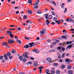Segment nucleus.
I'll list each match as a JSON object with an SVG mask.
<instances>
[{
  "label": "nucleus",
  "instance_id": "nucleus-41",
  "mask_svg": "<svg viewBox=\"0 0 74 74\" xmlns=\"http://www.w3.org/2000/svg\"><path fill=\"white\" fill-rule=\"evenodd\" d=\"M69 21H70V22H74V20L71 19V18L69 19Z\"/></svg>",
  "mask_w": 74,
  "mask_h": 74
},
{
  "label": "nucleus",
  "instance_id": "nucleus-50",
  "mask_svg": "<svg viewBox=\"0 0 74 74\" xmlns=\"http://www.w3.org/2000/svg\"><path fill=\"white\" fill-rule=\"evenodd\" d=\"M67 12V8H65V10L64 12V13H65V12Z\"/></svg>",
  "mask_w": 74,
  "mask_h": 74
},
{
  "label": "nucleus",
  "instance_id": "nucleus-63",
  "mask_svg": "<svg viewBox=\"0 0 74 74\" xmlns=\"http://www.w3.org/2000/svg\"><path fill=\"white\" fill-rule=\"evenodd\" d=\"M36 40H40V38H39V37L36 38Z\"/></svg>",
  "mask_w": 74,
  "mask_h": 74
},
{
  "label": "nucleus",
  "instance_id": "nucleus-44",
  "mask_svg": "<svg viewBox=\"0 0 74 74\" xmlns=\"http://www.w3.org/2000/svg\"><path fill=\"white\" fill-rule=\"evenodd\" d=\"M62 47H58V49H62Z\"/></svg>",
  "mask_w": 74,
  "mask_h": 74
},
{
  "label": "nucleus",
  "instance_id": "nucleus-58",
  "mask_svg": "<svg viewBox=\"0 0 74 74\" xmlns=\"http://www.w3.org/2000/svg\"><path fill=\"white\" fill-rule=\"evenodd\" d=\"M17 42H18L19 43V44H21V40H19Z\"/></svg>",
  "mask_w": 74,
  "mask_h": 74
},
{
  "label": "nucleus",
  "instance_id": "nucleus-52",
  "mask_svg": "<svg viewBox=\"0 0 74 74\" xmlns=\"http://www.w3.org/2000/svg\"><path fill=\"white\" fill-rule=\"evenodd\" d=\"M59 62L60 63H62L63 62V60H62L61 59H60L59 60Z\"/></svg>",
  "mask_w": 74,
  "mask_h": 74
},
{
  "label": "nucleus",
  "instance_id": "nucleus-34",
  "mask_svg": "<svg viewBox=\"0 0 74 74\" xmlns=\"http://www.w3.org/2000/svg\"><path fill=\"white\" fill-rule=\"evenodd\" d=\"M71 69V66H69L67 68V69L68 70H70V69Z\"/></svg>",
  "mask_w": 74,
  "mask_h": 74
},
{
  "label": "nucleus",
  "instance_id": "nucleus-5",
  "mask_svg": "<svg viewBox=\"0 0 74 74\" xmlns=\"http://www.w3.org/2000/svg\"><path fill=\"white\" fill-rule=\"evenodd\" d=\"M28 45H30L29 48L30 47H32L33 46H35L36 45L34 44V43L32 42L28 44Z\"/></svg>",
  "mask_w": 74,
  "mask_h": 74
},
{
  "label": "nucleus",
  "instance_id": "nucleus-40",
  "mask_svg": "<svg viewBox=\"0 0 74 74\" xmlns=\"http://www.w3.org/2000/svg\"><path fill=\"white\" fill-rule=\"evenodd\" d=\"M49 19H52V16L51 15H49Z\"/></svg>",
  "mask_w": 74,
  "mask_h": 74
},
{
  "label": "nucleus",
  "instance_id": "nucleus-62",
  "mask_svg": "<svg viewBox=\"0 0 74 74\" xmlns=\"http://www.w3.org/2000/svg\"><path fill=\"white\" fill-rule=\"evenodd\" d=\"M66 21H68V22H70V20L69 19V18H67L66 19Z\"/></svg>",
  "mask_w": 74,
  "mask_h": 74
},
{
  "label": "nucleus",
  "instance_id": "nucleus-31",
  "mask_svg": "<svg viewBox=\"0 0 74 74\" xmlns=\"http://www.w3.org/2000/svg\"><path fill=\"white\" fill-rule=\"evenodd\" d=\"M51 73H52L53 74H55V71L54 70H53L51 71Z\"/></svg>",
  "mask_w": 74,
  "mask_h": 74
},
{
  "label": "nucleus",
  "instance_id": "nucleus-49",
  "mask_svg": "<svg viewBox=\"0 0 74 74\" xmlns=\"http://www.w3.org/2000/svg\"><path fill=\"white\" fill-rule=\"evenodd\" d=\"M52 13L53 15H55V13L54 12H52Z\"/></svg>",
  "mask_w": 74,
  "mask_h": 74
},
{
  "label": "nucleus",
  "instance_id": "nucleus-61",
  "mask_svg": "<svg viewBox=\"0 0 74 74\" xmlns=\"http://www.w3.org/2000/svg\"><path fill=\"white\" fill-rule=\"evenodd\" d=\"M51 24H53V25H55V24H56V23L53 22H52L51 23Z\"/></svg>",
  "mask_w": 74,
  "mask_h": 74
},
{
  "label": "nucleus",
  "instance_id": "nucleus-30",
  "mask_svg": "<svg viewBox=\"0 0 74 74\" xmlns=\"http://www.w3.org/2000/svg\"><path fill=\"white\" fill-rule=\"evenodd\" d=\"M38 3H37V2H36L35 4L34 5V6H36V5H38Z\"/></svg>",
  "mask_w": 74,
  "mask_h": 74
},
{
  "label": "nucleus",
  "instance_id": "nucleus-64",
  "mask_svg": "<svg viewBox=\"0 0 74 74\" xmlns=\"http://www.w3.org/2000/svg\"><path fill=\"white\" fill-rule=\"evenodd\" d=\"M56 42H59V40H56Z\"/></svg>",
  "mask_w": 74,
  "mask_h": 74
},
{
  "label": "nucleus",
  "instance_id": "nucleus-23",
  "mask_svg": "<svg viewBox=\"0 0 74 74\" xmlns=\"http://www.w3.org/2000/svg\"><path fill=\"white\" fill-rule=\"evenodd\" d=\"M56 73L57 74H60V71L59 70H57L56 71Z\"/></svg>",
  "mask_w": 74,
  "mask_h": 74
},
{
  "label": "nucleus",
  "instance_id": "nucleus-38",
  "mask_svg": "<svg viewBox=\"0 0 74 74\" xmlns=\"http://www.w3.org/2000/svg\"><path fill=\"white\" fill-rule=\"evenodd\" d=\"M62 37L63 39H64L65 38H67V37L66 36H62Z\"/></svg>",
  "mask_w": 74,
  "mask_h": 74
},
{
  "label": "nucleus",
  "instance_id": "nucleus-12",
  "mask_svg": "<svg viewBox=\"0 0 74 74\" xmlns=\"http://www.w3.org/2000/svg\"><path fill=\"white\" fill-rule=\"evenodd\" d=\"M50 3H52L53 4H54V5L55 6H56V3H55V2H54L53 0H51V1H50Z\"/></svg>",
  "mask_w": 74,
  "mask_h": 74
},
{
  "label": "nucleus",
  "instance_id": "nucleus-21",
  "mask_svg": "<svg viewBox=\"0 0 74 74\" xmlns=\"http://www.w3.org/2000/svg\"><path fill=\"white\" fill-rule=\"evenodd\" d=\"M53 65L54 66H58V63H54L53 64Z\"/></svg>",
  "mask_w": 74,
  "mask_h": 74
},
{
  "label": "nucleus",
  "instance_id": "nucleus-24",
  "mask_svg": "<svg viewBox=\"0 0 74 74\" xmlns=\"http://www.w3.org/2000/svg\"><path fill=\"white\" fill-rule=\"evenodd\" d=\"M12 52L13 53H16V51L15 50H14L12 51Z\"/></svg>",
  "mask_w": 74,
  "mask_h": 74
},
{
  "label": "nucleus",
  "instance_id": "nucleus-33",
  "mask_svg": "<svg viewBox=\"0 0 74 74\" xmlns=\"http://www.w3.org/2000/svg\"><path fill=\"white\" fill-rule=\"evenodd\" d=\"M10 37H11V38H13V37H14V35H12V34H10Z\"/></svg>",
  "mask_w": 74,
  "mask_h": 74
},
{
  "label": "nucleus",
  "instance_id": "nucleus-3",
  "mask_svg": "<svg viewBox=\"0 0 74 74\" xmlns=\"http://www.w3.org/2000/svg\"><path fill=\"white\" fill-rule=\"evenodd\" d=\"M60 22H64V21H63V19H62L61 20H57L55 21L56 23H57L58 24H60V23H61Z\"/></svg>",
  "mask_w": 74,
  "mask_h": 74
},
{
  "label": "nucleus",
  "instance_id": "nucleus-39",
  "mask_svg": "<svg viewBox=\"0 0 74 74\" xmlns=\"http://www.w3.org/2000/svg\"><path fill=\"white\" fill-rule=\"evenodd\" d=\"M61 50H62V51H65V50H66V49L63 48V47H62Z\"/></svg>",
  "mask_w": 74,
  "mask_h": 74
},
{
  "label": "nucleus",
  "instance_id": "nucleus-35",
  "mask_svg": "<svg viewBox=\"0 0 74 74\" xmlns=\"http://www.w3.org/2000/svg\"><path fill=\"white\" fill-rule=\"evenodd\" d=\"M28 3L29 4H30V3H32V1L31 0H28Z\"/></svg>",
  "mask_w": 74,
  "mask_h": 74
},
{
  "label": "nucleus",
  "instance_id": "nucleus-48",
  "mask_svg": "<svg viewBox=\"0 0 74 74\" xmlns=\"http://www.w3.org/2000/svg\"><path fill=\"white\" fill-rule=\"evenodd\" d=\"M9 58L10 59H12V56H9Z\"/></svg>",
  "mask_w": 74,
  "mask_h": 74
},
{
  "label": "nucleus",
  "instance_id": "nucleus-54",
  "mask_svg": "<svg viewBox=\"0 0 74 74\" xmlns=\"http://www.w3.org/2000/svg\"><path fill=\"white\" fill-rule=\"evenodd\" d=\"M66 42V45L70 44V42Z\"/></svg>",
  "mask_w": 74,
  "mask_h": 74
},
{
  "label": "nucleus",
  "instance_id": "nucleus-2",
  "mask_svg": "<svg viewBox=\"0 0 74 74\" xmlns=\"http://www.w3.org/2000/svg\"><path fill=\"white\" fill-rule=\"evenodd\" d=\"M28 55H29V53L27 52H25V54H24L23 55V57L24 58H26L28 59L29 58V56H28Z\"/></svg>",
  "mask_w": 74,
  "mask_h": 74
},
{
  "label": "nucleus",
  "instance_id": "nucleus-46",
  "mask_svg": "<svg viewBox=\"0 0 74 74\" xmlns=\"http://www.w3.org/2000/svg\"><path fill=\"white\" fill-rule=\"evenodd\" d=\"M15 30V29H14V28H11L9 30Z\"/></svg>",
  "mask_w": 74,
  "mask_h": 74
},
{
  "label": "nucleus",
  "instance_id": "nucleus-37",
  "mask_svg": "<svg viewBox=\"0 0 74 74\" xmlns=\"http://www.w3.org/2000/svg\"><path fill=\"white\" fill-rule=\"evenodd\" d=\"M64 56H65V53H63L62 54V56L63 58H64Z\"/></svg>",
  "mask_w": 74,
  "mask_h": 74
},
{
  "label": "nucleus",
  "instance_id": "nucleus-16",
  "mask_svg": "<svg viewBox=\"0 0 74 74\" xmlns=\"http://www.w3.org/2000/svg\"><path fill=\"white\" fill-rule=\"evenodd\" d=\"M71 47H72V45H69L67 47V48H68V49H70V48H71Z\"/></svg>",
  "mask_w": 74,
  "mask_h": 74
},
{
  "label": "nucleus",
  "instance_id": "nucleus-28",
  "mask_svg": "<svg viewBox=\"0 0 74 74\" xmlns=\"http://www.w3.org/2000/svg\"><path fill=\"white\" fill-rule=\"evenodd\" d=\"M64 67H65V65H63L61 66V68L62 69H63Z\"/></svg>",
  "mask_w": 74,
  "mask_h": 74
},
{
  "label": "nucleus",
  "instance_id": "nucleus-7",
  "mask_svg": "<svg viewBox=\"0 0 74 74\" xmlns=\"http://www.w3.org/2000/svg\"><path fill=\"white\" fill-rule=\"evenodd\" d=\"M73 62V61L71 60L70 59L68 58L65 60V62Z\"/></svg>",
  "mask_w": 74,
  "mask_h": 74
},
{
  "label": "nucleus",
  "instance_id": "nucleus-4",
  "mask_svg": "<svg viewBox=\"0 0 74 74\" xmlns=\"http://www.w3.org/2000/svg\"><path fill=\"white\" fill-rule=\"evenodd\" d=\"M8 43H9V44H13V43L15 42V41H14L13 40L10 39L8 41Z\"/></svg>",
  "mask_w": 74,
  "mask_h": 74
},
{
  "label": "nucleus",
  "instance_id": "nucleus-15",
  "mask_svg": "<svg viewBox=\"0 0 74 74\" xmlns=\"http://www.w3.org/2000/svg\"><path fill=\"white\" fill-rule=\"evenodd\" d=\"M29 46L28 45H27L24 46V48L27 49L29 48Z\"/></svg>",
  "mask_w": 74,
  "mask_h": 74
},
{
  "label": "nucleus",
  "instance_id": "nucleus-47",
  "mask_svg": "<svg viewBox=\"0 0 74 74\" xmlns=\"http://www.w3.org/2000/svg\"><path fill=\"white\" fill-rule=\"evenodd\" d=\"M5 47H7L8 48H10V47L9 45H6Z\"/></svg>",
  "mask_w": 74,
  "mask_h": 74
},
{
  "label": "nucleus",
  "instance_id": "nucleus-45",
  "mask_svg": "<svg viewBox=\"0 0 74 74\" xmlns=\"http://www.w3.org/2000/svg\"><path fill=\"white\" fill-rule=\"evenodd\" d=\"M23 18L24 19H27V16L25 15L24 16Z\"/></svg>",
  "mask_w": 74,
  "mask_h": 74
},
{
  "label": "nucleus",
  "instance_id": "nucleus-8",
  "mask_svg": "<svg viewBox=\"0 0 74 74\" xmlns=\"http://www.w3.org/2000/svg\"><path fill=\"white\" fill-rule=\"evenodd\" d=\"M7 34H9V35H10V34H12V31H9L8 30H7Z\"/></svg>",
  "mask_w": 74,
  "mask_h": 74
},
{
  "label": "nucleus",
  "instance_id": "nucleus-18",
  "mask_svg": "<svg viewBox=\"0 0 74 74\" xmlns=\"http://www.w3.org/2000/svg\"><path fill=\"white\" fill-rule=\"evenodd\" d=\"M28 14H32V12L30 10H28Z\"/></svg>",
  "mask_w": 74,
  "mask_h": 74
},
{
  "label": "nucleus",
  "instance_id": "nucleus-10",
  "mask_svg": "<svg viewBox=\"0 0 74 74\" xmlns=\"http://www.w3.org/2000/svg\"><path fill=\"white\" fill-rule=\"evenodd\" d=\"M46 60H47V61L49 62H51V59L50 58H48L46 59Z\"/></svg>",
  "mask_w": 74,
  "mask_h": 74
},
{
  "label": "nucleus",
  "instance_id": "nucleus-55",
  "mask_svg": "<svg viewBox=\"0 0 74 74\" xmlns=\"http://www.w3.org/2000/svg\"><path fill=\"white\" fill-rule=\"evenodd\" d=\"M52 44L53 45H56V43L55 42H53Z\"/></svg>",
  "mask_w": 74,
  "mask_h": 74
},
{
  "label": "nucleus",
  "instance_id": "nucleus-9",
  "mask_svg": "<svg viewBox=\"0 0 74 74\" xmlns=\"http://www.w3.org/2000/svg\"><path fill=\"white\" fill-rule=\"evenodd\" d=\"M68 73L69 74H73V71L71 70H69L68 71Z\"/></svg>",
  "mask_w": 74,
  "mask_h": 74
},
{
  "label": "nucleus",
  "instance_id": "nucleus-22",
  "mask_svg": "<svg viewBox=\"0 0 74 74\" xmlns=\"http://www.w3.org/2000/svg\"><path fill=\"white\" fill-rule=\"evenodd\" d=\"M49 72V70L48 69H47L46 70V73L47 74H48V73Z\"/></svg>",
  "mask_w": 74,
  "mask_h": 74
},
{
  "label": "nucleus",
  "instance_id": "nucleus-19",
  "mask_svg": "<svg viewBox=\"0 0 74 74\" xmlns=\"http://www.w3.org/2000/svg\"><path fill=\"white\" fill-rule=\"evenodd\" d=\"M56 51L54 50H51L50 51H49L48 53H49L50 52H55Z\"/></svg>",
  "mask_w": 74,
  "mask_h": 74
},
{
  "label": "nucleus",
  "instance_id": "nucleus-13",
  "mask_svg": "<svg viewBox=\"0 0 74 74\" xmlns=\"http://www.w3.org/2000/svg\"><path fill=\"white\" fill-rule=\"evenodd\" d=\"M46 22L47 23H46V25H48V26L49 25V23H51L49 22V21L48 20H46Z\"/></svg>",
  "mask_w": 74,
  "mask_h": 74
},
{
  "label": "nucleus",
  "instance_id": "nucleus-26",
  "mask_svg": "<svg viewBox=\"0 0 74 74\" xmlns=\"http://www.w3.org/2000/svg\"><path fill=\"white\" fill-rule=\"evenodd\" d=\"M37 13L38 14H41V11H40V10H39L37 12Z\"/></svg>",
  "mask_w": 74,
  "mask_h": 74
},
{
  "label": "nucleus",
  "instance_id": "nucleus-29",
  "mask_svg": "<svg viewBox=\"0 0 74 74\" xmlns=\"http://www.w3.org/2000/svg\"><path fill=\"white\" fill-rule=\"evenodd\" d=\"M57 19H58V18H56L55 17H54L53 18V21H56V20H57Z\"/></svg>",
  "mask_w": 74,
  "mask_h": 74
},
{
  "label": "nucleus",
  "instance_id": "nucleus-43",
  "mask_svg": "<svg viewBox=\"0 0 74 74\" xmlns=\"http://www.w3.org/2000/svg\"><path fill=\"white\" fill-rule=\"evenodd\" d=\"M39 7V5H37L36 6H35L34 7V8H36V9H37V8H38Z\"/></svg>",
  "mask_w": 74,
  "mask_h": 74
},
{
  "label": "nucleus",
  "instance_id": "nucleus-6",
  "mask_svg": "<svg viewBox=\"0 0 74 74\" xmlns=\"http://www.w3.org/2000/svg\"><path fill=\"white\" fill-rule=\"evenodd\" d=\"M3 56L5 59L7 60H8V58L7 57V55L5 54L3 55Z\"/></svg>",
  "mask_w": 74,
  "mask_h": 74
},
{
  "label": "nucleus",
  "instance_id": "nucleus-42",
  "mask_svg": "<svg viewBox=\"0 0 74 74\" xmlns=\"http://www.w3.org/2000/svg\"><path fill=\"white\" fill-rule=\"evenodd\" d=\"M33 52H37L38 51V50H37V49H35V50H33Z\"/></svg>",
  "mask_w": 74,
  "mask_h": 74
},
{
  "label": "nucleus",
  "instance_id": "nucleus-25",
  "mask_svg": "<svg viewBox=\"0 0 74 74\" xmlns=\"http://www.w3.org/2000/svg\"><path fill=\"white\" fill-rule=\"evenodd\" d=\"M38 69H39V70H41V69H44V67L42 66H40L39 67Z\"/></svg>",
  "mask_w": 74,
  "mask_h": 74
},
{
  "label": "nucleus",
  "instance_id": "nucleus-57",
  "mask_svg": "<svg viewBox=\"0 0 74 74\" xmlns=\"http://www.w3.org/2000/svg\"><path fill=\"white\" fill-rule=\"evenodd\" d=\"M62 45H66V42L63 43Z\"/></svg>",
  "mask_w": 74,
  "mask_h": 74
},
{
  "label": "nucleus",
  "instance_id": "nucleus-60",
  "mask_svg": "<svg viewBox=\"0 0 74 74\" xmlns=\"http://www.w3.org/2000/svg\"><path fill=\"white\" fill-rule=\"evenodd\" d=\"M19 11H17L16 12V14H19Z\"/></svg>",
  "mask_w": 74,
  "mask_h": 74
},
{
  "label": "nucleus",
  "instance_id": "nucleus-20",
  "mask_svg": "<svg viewBox=\"0 0 74 74\" xmlns=\"http://www.w3.org/2000/svg\"><path fill=\"white\" fill-rule=\"evenodd\" d=\"M34 65L35 67H37L38 66V64L37 63L35 62L34 64Z\"/></svg>",
  "mask_w": 74,
  "mask_h": 74
},
{
  "label": "nucleus",
  "instance_id": "nucleus-14",
  "mask_svg": "<svg viewBox=\"0 0 74 74\" xmlns=\"http://www.w3.org/2000/svg\"><path fill=\"white\" fill-rule=\"evenodd\" d=\"M2 45H5V47L7 45H8V43H7L6 42H4L2 43Z\"/></svg>",
  "mask_w": 74,
  "mask_h": 74
},
{
  "label": "nucleus",
  "instance_id": "nucleus-1",
  "mask_svg": "<svg viewBox=\"0 0 74 74\" xmlns=\"http://www.w3.org/2000/svg\"><path fill=\"white\" fill-rule=\"evenodd\" d=\"M45 29L43 28L42 29V30L40 31V36H43L44 34H45Z\"/></svg>",
  "mask_w": 74,
  "mask_h": 74
},
{
  "label": "nucleus",
  "instance_id": "nucleus-27",
  "mask_svg": "<svg viewBox=\"0 0 74 74\" xmlns=\"http://www.w3.org/2000/svg\"><path fill=\"white\" fill-rule=\"evenodd\" d=\"M23 62H26L27 61V60H26V59L25 58H24L23 60Z\"/></svg>",
  "mask_w": 74,
  "mask_h": 74
},
{
  "label": "nucleus",
  "instance_id": "nucleus-36",
  "mask_svg": "<svg viewBox=\"0 0 74 74\" xmlns=\"http://www.w3.org/2000/svg\"><path fill=\"white\" fill-rule=\"evenodd\" d=\"M3 56H1L0 57V60H3Z\"/></svg>",
  "mask_w": 74,
  "mask_h": 74
},
{
  "label": "nucleus",
  "instance_id": "nucleus-51",
  "mask_svg": "<svg viewBox=\"0 0 74 74\" xmlns=\"http://www.w3.org/2000/svg\"><path fill=\"white\" fill-rule=\"evenodd\" d=\"M21 30V28L20 27H18L17 28V30L19 31V30Z\"/></svg>",
  "mask_w": 74,
  "mask_h": 74
},
{
  "label": "nucleus",
  "instance_id": "nucleus-59",
  "mask_svg": "<svg viewBox=\"0 0 74 74\" xmlns=\"http://www.w3.org/2000/svg\"><path fill=\"white\" fill-rule=\"evenodd\" d=\"M15 1H13V2H11V3L12 4H15Z\"/></svg>",
  "mask_w": 74,
  "mask_h": 74
},
{
  "label": "nucleus",
  "instance_id": "nucleus-17",
  "mask_svg": "<svg viewBox=\"0 0 74 74\" xmlns=\"http://www.w3.org/2000/svg\"><path fill=\"white\" fill-rule=\"evenodd\" d=\"M19 59L20 60H23V57L20 56L19 57Z\"/></svg>",
  "mask_w": 74,
  "mask_h": 74
},
{
  "label": "nucleus",
  "instance_id": "nucleus-56",
  "mask_svg": "<svg viewBox=\"0 0 74 74\" xmlns=\"http://www.w3.org/2000/svg\"><path fill=\"white\" fill-rule=\"evenodd\" d=\"M30 59H31V60H34V58H33L32 57H30Z\"/></svg>",
  "mask_w": 74,
  "mask_h": 74
},
{
  "label": "nucleus",
  "instance_id": "nucleus-32",
  "mask_svg": "<svg viewBox=\"0 0 74 74\" xmlns=\"http://www.w3.org/2000/svg\"><path fill=\"white\" fill-rule=\"evenodd\" d=\"M7 55L8 56H11V53L9 52L7 53Z\"/></svg>",
  "mask_w": 74,
  "mask_h": 74
},
{
  "label": "nucleus",
  "instance_id": "nucleus-53",
  "mask_svg": "<svg viewBox=\"0 0 74 74\" xmlns=\"http://www.w3.org/2000/svg\"><path fill=\"white\" fill-rule=\"evenodd\" d=\"M5 60H2V62L3 63H5Z\"/></svg>",
  "mask_w": 74,
  "mask_h": 74
},
{
  "label": "nucleus",
  "instance_id": "nucleus-11",
  "mask_svg": "<svg viewBox=\"0 0 74 74\" xmlns=\"http://www.w3.org/2000/svg\"><path fill=\"white\" fill-rule=\"evenodd\" d=\"M48 14H45V17L47 19H49L48 18Z\"/></svg>",
  "mask_w": 74,
  "mask_h": 74
}]
</instances>
